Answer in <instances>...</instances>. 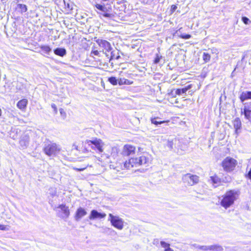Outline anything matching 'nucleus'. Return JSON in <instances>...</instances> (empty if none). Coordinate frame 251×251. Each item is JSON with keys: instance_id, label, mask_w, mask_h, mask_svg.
Wrapping results in <instances>:
<instances>
[{"instance_id": "nucleus-1", "label": "nucleus", "mask_w": 251, "mask_h": 251, "mask_svg": "<svg viewBox=\"0 0 251 251\" xmlns=\"http://www.w3.org/2000/svg\"><path fill=\"white\" fill-rule=\"evenodd\" d=\"M152 161L151 155L148 153H144L139 158L131 157L126 163V169L132 172L139 170V167L142 165L148 166Z\"/></svg>"}, {"instance_id": "nucleus-2", "label": "nucleus", "mask_w": 251, "mask_h": 251, "mask_svg": "<svg viewBox=\"0 0 251 251\" xmlns=\"http://www.w3.org/2000/svg\"><path fill=\"white\" fill-rule=\"evenodd\" d=\"M239 191L233 189L227 190L222 196L220 205L226 209L233 205L235 201L238 199Z\"/></svg>"}, {"instance_id": "nucleus-3", "label": "nucleus", "mask_w": 251, "mask_h": 251, "mask_svg": "<svg viewBox=\"0 0 251 251\" xmlns=\"http://www.w3.org/2000/svg\"><path fill=\"white\" fill-rule=\"evenodd\" d=\"M237 165L238 161L231 156H226L221 163V166L224 171L227 173H231L234 171Z\"/></svg>"}, {"instance_id": "nucleus-4", "label": "nucleus", "mask_w": 251, "mask_h": 251, "mask_svg": "<svg viewBox=\"0 0 251 251\" xmlns=\"http://www.w3.org/2000/svg\"><path fill=\"white\" fill-rule=\"evenodd\" d=\"M61 148L59 145L50 141L45 143L43 148L44 153L49 157L56 156L60 151Z\"/></svg>"}, {"instance_id": "nucleus-5", "label": "nucleus", "mask_w": 251, "mask_h": 251, "mask_svg": "<svg viewBox=\"0 0 251 251\" xmlns=\"http://www.w3.org/2000/svg\"><path fill=\"white\" fill-rule=\"evenodd\" d=\"M85 144H87L88 146L90 147L92 149L97 151L98 152H102L103 150L102 147L104 143L100 139L95 138L93 140H87L85 141Z\"/></svg>"}, {"instance_id": "nucleus-6", "label": "nucleus", "mask_w": 251, "mask_h": 251, "mask_svg": "<svg viewBox=\"0 0 251 251\" xmlns=\"http://www.w3.org/2000/svg\"><path fill=\"white\" fill-rule=\"evenodd\" d=\"M182 180L187 186H192L199 183V176L190 173H187L182 176Z\"/></svg>"}, {"instance_id": "nucleus-7", "label": "nucleus", "mask_w": 251, "mask_h": 251, "mask_svg": "<svg viewBox=\"0 0 251 251\" xmlns=\"http://www.w3.org/2000/svg\"><path fill=\"white\" fill-rule=\"evenodd\" d=\"M57 215L63 219L66 220L70 215V212L68 206L65 204H61L57 207Z\"/></svg>"}, {"instance_id": "nucleus-8", "label": "nucleus", "mask_w": 251, "mask_h": 251, "mask_svg": "<svg viewBox=\"0 0 251 251\" xmlns=\"http://www.w3.org/2000/svg\"><path fill=\"white\" fill-rule=\"evenodd\" d=\"M211 182L213 184H216L215 187L220 185L222 183H228L229 182L227 179V177L225 176L224 179H222L216 174H214L210 177Z\"/></svg>"}, {"instance_id": "nucleus-9", "label": "nucleus", "mask_w": 251, "mask_h": 251, "mask_svg": "<svg viewBox=\"0 0 251 251\" xmlns=\"http://www.w3.org/2000/svg\"><path fill=\"white\" fill-rule=\"evenodd\" d=\"M109 216L110 217V222L113 226L119 229L123 227V222L121 219L113 216L112 214H109Z\"/></svg>"}, {"instance_id": "nucleus-10", "label": "nucleus", "mask_w": 251, "mask_h": 251, "mask_svg": "<svg viewBox=\"0 0 251 251\" xmlns=\"http://www.w3.org/2000/svg\"><path fill=\"white\" fill-rule=\"evenodd\" d=\"M106 214L104 213H100L97 210L93 209L91 210L89 216V219L90 220H94L96 219H100L104 218L106 217Z\"/></svg>"}, {"instance_id": "nucleus-11", "label": "nucleus", "mask_w": 251, "mask_h": 251, "mask_svg": "<svg viewBox=\"0 0 251 251\" xmlns=\"http://www.w3.org/2000/svg\"><path fill=\"white\" fill-rule=\"evenodd\" d=\"M241 114H243L245 119L251 122V101L246 103L243 108V112H242Z\"/></svg>"}, {"instance_id": "nucleus-12", "label": "nucleus", "mask_w": 251, "mask_h": 251, "mask_svg": "<svg viewBox=\"0 0 251 251\" xmlns=\"http://www.w3.org/2000/svg\"><path fill=\"white\" fill-rule=\"evenodd\" d=\"M87 214L86 210L83 207H79L78 208L74 216V218L75 221H79L82 217L86 215Z\"/></svg>"}, {"instance_id": "nucleus-13", "label": "nucleus", "mask_w": 251, "mask_h": 251, "mask_svg": "<svg viewBox=\"0 0 251 251\" xmlns=\"http://www.w3.org/2000/svg\"><path fill=\"white\" fill-rule=\"evenodd\" d=\"M99 44L100 48H101L103 50H105V51L109 52L112 49L110 44L106 40H100L99 42Z\"/></svg>"}, {"instance_id": "nucleus-14", "label": "nucleus", "mask_w": 251, "mask_h": 251, "mask_svg": "<svg viewBox=\"0 0 251 251\" xmlns=\"http://www.w3.org/2000/svg\"><path fill=\"white\" fill-rule=\"evenodd\" d=\"M239 98L241 102H243L249 99H251V91H247L242 92Z\"/></svg>"}, {"instance_id": "nucleus-15", "label": "nucleus", "mask_w": 251, "mask_h": 251, "mask_svg": "<svg viewBox=\"0 0 251 251\" xmlns=\"http://www.w3.org/2000/svg\"><path fill=\"white\" fill-rule=\"evenodd\" d=\"M29 138L28 136L25 135L20 140V145L23 149L26 148L29 144Z\"/></svg>"}, {"instance_id": "nucleus-16", "label": "nucleus", "mask_w": 251, "mask_h": 251, "mask_svg": "<svg viewBox=\"0 0 251 251\" xmlns=\"http://www.w3.org/2000/svg\"><path fill=\"white\" fill-rule=\"evenodd\" d=\"M233 125L235 128V132L236 134L238 133V130L241 127V122L239 118H236L232 121Z\"/></svg>"}, {"instance_id": "nucleus-17", "label": "nucleus", "mask_w": 251, "mask_h": 251, "mask_svg": "<svg viewBox=\"0 0 251 251\" xmlns=\"http://www.w3.org/2000/svg\"><path fill=\"white\" fill-rule=\"evenodd\" d=\"M136 152V148L135 146L128 145L126 146V155H133Z\"/></svg>"}, {"instance_id": "nucleus-18", "label": "nucleus", "mask_w": 251, "mask_h": 251, "mask_svg": "<svg viewBox=\"0 0 251 251\" xmlns=\"http://www.w3.org/2000/svg\"><path fill=\"white\" fill-rule=\"evenodd\" d=\"M27 100L26 99H22L19 101L17 104V106L21 110L25 109L27 104Z\"/></svg>"}, {"instance_id": "nucleus-19", "label": "nucleus", "mask_w": 251, "mask_h": 251, "mask_svg": "<svg viewBox=\"0 0 251 251\" xmlns=\"http://www.w3.org/2000/svg\"><path fill=\"white\" fill-rule=\"evenodd\" d=\"M192 87V84H189L186 87L181 89H176L175 90V93L176 95H179L181 94L186 93L188 90L191 89Z\"/></svg>"}, {"instance_id": "nucleus-20", "label": "nucleus", "mask_w": 251, "mask_h": 251, "mask_svg": "<svg viewBox=\"0 0 251 251\" xmlns=\"http://www.w3.org/2000/svg\"><path fill=\"white\" fill-rule=\"evenodd\" d=\"M54 53L57 55L63 57L66 54V50L64 48H57L54 50Z\"/></svg>"}, {"instance_id": "nucleus-21", "label": "nucleus", "mask_w": 251, "mask_h": 251, "mask_svg": "<svg viewBox=\"0 0 251 251\" xmlns=\"http://www.w3.org/2000/svg\"><path fill=\"white\" fill-rule=\"evenodd\" d=\"M40 48L45 53L48 55H49L51 51V49L48 45H42Z\"/></svg>"}, {"instance_id": "nucleus-22", "label": "nucleus", "mask_w": 251, "mask_h": 251, "mask_svg": "<svg viewBox=\"0 0 251 251\" xmlns=\"http://www.w3.org/2000/svg\"><path fill=\"white\" fill-rule=\"evenodd\" d=\"M160 244L161 246L164 248V251H174V250L170 248V245L164 241H161Z\"/></svg>"}, {"instance_id": "nucleus-23", "label": "nucleus", "mask_w": 251, "mask_h": 251, "mask_svg": "<svg viewBox=\"0 0 251 251\" xmlns=\"http://www.w3.org/2000/svg\"><path fill=\"white\" fill-rule=\"evenodd\" d=\"M17 8L19 9L22 13L26 12L27 10L26 5L23 4H18Z\"/></svg>"}, {"instance_id": "nucleus-24", "label": "nucleus", "mask_w": 251, "mask_h": 251, "mask_svg": "<svg viewBox=\"0 0 251 251\" xmlns=\"http://www.w3.org/2000/svg\"><path fill=\"white\" fill-rule=\"evenodd\" d=\"M202 59L204 63H207L211 59V55L209 53L203 52L202 54Z\"/></svg>"}, {"instance_id": "nucleus-25", "label": "nucleus", "mask_w": 251, "mask_h": 251, "mask_svg": "<svg viewBox=\"0 0 251 251\" xmlns=\"http://www.w3.org/2000/svg\"><path fill=\"white\" fill-rule=\"evenodd\" d=\"M157 117H154L153 118H152L151 119V122L152 124H154L155 125H159V124H163V123H168L169 122V120H167V121H157L156 120V119H157Z\"/></svg>"}, {"instance_id": "nucleus-26", "label": "nucleus", "mask_w": 251, "mask_h": 251, "mask_svg": "<svg viewBox=\"0 0 251 251\" xmlns=\"http://www.w3.org/2000/svg\"><path fill=\"white\" fill-rule=\"evenodd\" d=\"M95 6L98 9L103 12H105L107 11V8L104 5L97 4Z\"/></svg>"}, {"instance_id": "nucleus-27", "label": "nucleus", "mask_w": 251, "mask_h": 251, "mask_svg": "<svg viewBox=\"0 0 251 251\" xmlns=\"http://www.w3.org/2000/svg\"><path fill=\"white\" fill-rule=\"evenodd\" d=\"M162 56L160 54H156L155 58L153 61V63L155 64L158 63L160 62V59H162Z\"/></svg>"}, {"instance_id": "nucleus-28", "label": "nucleus", "mask_w": 251, "mask_h": 251, "mask_svg": "<svg viewBox=\"0 0 251 251\" xmlns=\"http://www.w3.org/2000/svg\"><path fill=\"white\" fill-rule=\"evenodd\" d=\"M109 82L112 84L115 85L117 84L118 80L115 77H110L108 78Z\"/></svg>"}, {"instance_id": "nucleus-29", "label": "nucleus", "mask_w": 251, "mask_h": 251, "mask_svg": "<svg viewBox=\"0 0 251 251\" xmlns=\"http://www.w3.org/2000/svg\"><path fill=\"white\" fill-rule=\"evenodd\" d=\"M179 37L183 39H188L191 37V35L188 34H183L180 35Z\"/></svg>"}, {"instance_id": "nucleus-30", "label": "nucleus", "mask_w": 251, "mask_h": 251, "mask_svg": "<svg viewBox=\"0 0 251 251\" xmlns=\"http://www.w3.org/2000/svg\"><path fill=\"white\" fill-rule=\"evenodd\" d=\"M242 20L243 22L246 25H248L251 23L250 20L246 17H243L242 18Z\"/></svg>"}, {"instance_id": "nucleus-31", "label": "nucleus", "mask_w": 251, "mask_h": 251, "mask_svg": "<svg viewBox=\"0 0 251 251\" xmlns=\"http://www.w3.org/2000/svg\"><path fill=\"white\" fill-rule=\"evenodd\" d=\"M245 177L247 179L251 180V168L250 169L248 173L245 175Z\"/></svg>"}, {"instance_id": "nucleus-32", "label": "nucleus", "mask_w": 251, "mask_h": 251, "mask_svg": "<svg viewBox=\"0 0 251 251\" xmlns=\"http://www.w3.org/2000/svg\"><path fill=\"white\" fill-rule=\"evenodd\" d=\"M177 9V6L175 4H173L171 7V13H173Z\"/></svg>"}, {"instance_id": "nucleus-33", "label": "nucleus", "mask_w": 251, "mask_h": 251, "mask_svg": "<svg viewBox=\"0 0 251 251\" xmlns=\"http://www.w3.org/2000/svg\"><path fill=\"white\" fill-rule=\"evenodd\" d=\"M102 16L104 17H105V18H111L113 17V15L111 14H109V13H104L102 14Z\"/></svg>"}, {"instance_id": "nucleus-34", "label": "nucleus", "mask_w": 251, "mask_h": 251, "mask_svg": "<svg viewBox=\"0 0 251 251\" xmlns=\"http://www.w3.org/2000/svg\"><path fill=\"white\" fill-rule=\"evenodd\" d=\"M51 107L53 109L54 113H57V109L56 105L54 103H52L51 105Z\"/></svg>"}, {"instance_id": "nucleus-35", "label": "nucleus", "mask_w": 251, "mask_h": 251, "mask_svg": "<svg viewBox=\"0 0 251 251\" xmlns=\"http://www.w3.org/2000/svg\"><path fill=\"white\" fill-rule=\"evenodd\" d=\"M118 83L120 85L126 84V79H120V80H119L118 81Z\"/></svg>"}, {"instance_id": "nucleus-36", "label": "nucleus", "mask_w": 251, "mask_h": 251, "mask_svg": "<svg viewBox=\"0 0 251 251\" xmlns=\"http://www.w3.org/2000/svg\"><path fill=\"white\" fill-rule=\"evenodd\" d=\"M7 229V228L6 226L0 224V230H5Z\"/></svg>"}, {"instance_id": "nucleus-37", "label": "nucleus", "mask_w": 251, "mask_h": 251, "mask_svg": "<svg viewBox=\"0 0 251 251\" xmlns=\"http://www.w3.org/2000/svg\"><path fill=\"white\" fill-rule=\"evenodd\" d=\"M116 57H115V55L113 54V52H111V55H110V61H112L114 59H115Z\"/></svg>"}, {"instance_id": "nucleus-38", "label": "nucleus", "mask_w": 251, "mask_h": 251, "mask_svg": "<svg viewBox=\"0 0 251 251\" xmlns=\"http://www.w3.org/2000/svg\"><path fill=\"white\" fill-rule=\"evenodd\" d=\"M92 53H93L95 55L98 56L99 54V52L97 50L92 51Z\"/></svg>"}, {"instance_id": "nucleus-39", "label": "nucleus", "mask_w": 251, "mask_h": 251, "mask_svg": "<svg viewBox=\"0 0 251 251\" xmlns=\"http://www.w3.org/2000/svg\"><path fill=\"white\" fill-rule=\"evenodd\" d=\"M59 111L61 115H63V114H65V112H64V111L63 110V109L62 108H60L59 109Z\"/></svg>"}, {"instance_id": "nucleus-40", "label": "nucleus", "mask_w": 251, "mask_h": 251, "mask_svg": "<svg viewBox=\"0 0 251 251\" xmlns=\"http://www.w3.org/2000/svg\"><path fill=\"white\" fill-rule=\"evenodd\" d=\"M85 168H86V167L84 168H81V169L74 168V169L78 171H82L84 170Z\"/></svg>"}, {"instance_id": "nucleus-41", "label": "nucleus", "mask_w": 251, "mask_h": 251, "mask_svg": "<svg viewBox=\"0 0 251 251\" xmlns=\"http://www.w3.org/2000/svg\"><path fill=\"white\" fill-rule=\"evenodd\" d=\"M119 57H120V56H117L116 57L115 59H118L119 58Z\"/></svg>"}, {"instance_id": "nucleus-42", "label": "nucleus", "mask_w": 251, "mask_h": 251, "mask_svg": "<svg viewBox=\"0 0 251 251\" xmlns=\"http://www.w3.org/2000/svg\"><path fill=\"white\" fill-rule=\"evenodd\" d=\"M123 149H124V151H125L126 150V145L124 146Z\"/></svg>"}, {"instance_id": "nucleus-43", "label": "nucleus", "mask_w": 251, "mask_h": 251, "mask_svg": "<svg viewBox=\"0 0 251 251\" xmlns=\"http://www.w3.org/2000/svg\"><path fill=\"white\" fill-rule=\"evenodd\" d=\"M123 165L124 167H126V162L123 163Z\"/></svg>"}, {"instance_id": "nucleus-44", "label": "nucleus", "mask_w": 251, "mask_h": 251, "mask_svg": "<svg viewBox=\"0 0 251 251\" xmlns=\"http://www.w3.org/2000/svg\"><path fill=\"white\" fill-rule=\"evenodd\" d=\"M1 109L0 108V116H1Z\"/></svg>"}, {"instance_id": "nucleus-45", "label": "nucleus", "mask_w": 251, "mask_h": 251, "mask_svg": "<svg viewBox=\"0 0 251 251\" xmlns=\"http://www.w3.org/2000/svg\"><path fill=\"white\" fill-rule=\"evenodd\" d=\"M105 54H106V55L107 56H109V55H108L106 52H105Z\"/></svg>"}, {"instance_id": "nucleus-46", "label": "nucleus", "mask_w": 251, "mask_h": 251, "mask_svg": "<svg viewBox=\"0 0 251 251\" xmlns=\"http://www.w3.org/2000/svg\"><path fill=\"white\" fill-rule=\"evenodd\" d=\"M5 0H1V1H2L3 2H4L3 1H5Z\"/></svg>"}]
</instances>
